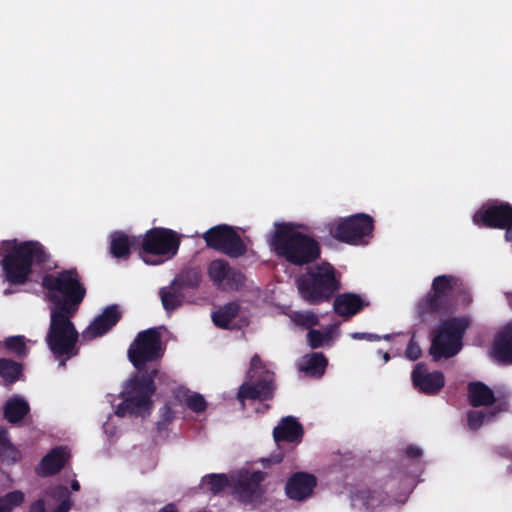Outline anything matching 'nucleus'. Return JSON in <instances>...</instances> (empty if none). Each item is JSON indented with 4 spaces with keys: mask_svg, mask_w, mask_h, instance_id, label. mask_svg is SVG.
Here are the masks:
<instances>
[{
    "mask_svg": "<svg viewBox=\"0 0 512 512\" xmlns=\"http://www.w3.org/2000/svg\"><path fill=\"white\" fill-rule=\"evenodd\" d=\"M270 244L279 258L293 266H308L321 257L320 243L314 237L295 230L291 223L277 225Z\"/></svg>",
    "mask_w": 512,
    "mask_h": 512,
    "instance_id": "1",
    "label": "nucleus"
},
{
    "mask_svg": "<svg viewBox=\"0 0 512 512\" xmlns=\"http://www.w3.org/2000/svg\"><path fill=\"white\" fill-rule=\"evenodd\" d=\"M42 287L54 309L77 312L87 290L76 267L43 275Z\"/></svg>",
    "mask_w": 512,
    "mask_h": 512,
    "instance_id": "2",
    "label": "nucleus"
},
{
    "mask_svg": "<svg viewBox=\"0 0 512 512\" xmlns=\"http://www.w3.org/2000/svg\"><path fill=\"white\" fill-rule=\"evenodd\" d=\"M158 369L153 368L143 373H136L127 383L120 397L123 401L118 404L115 414L118 417L127 415L144 417L151 413L153 408L152 396L156 391L155 378Z\"/></svg>",
    "mask_w": 512,
    "mask_h": 512,
    "instance_id": "3",
    "label": "nucleus"
},
{
    "mask_svg": "<svg viewBox=\"0 0 512 512\" xmlns=\"http://www.w3.org/2000/svg\"><path fill=\"white\" fill-rule=\"evenodd\" d=\"M50 254L37 241H26L12 249L2 260L6 280L12 285H22L32 273V265L50 268Z\"/></svg>",
    "mask_w": 512,
    "mask_h": 512,
    "instance_id": "4",
    "label": "nucleus"
},
{
    "mask_svg": "<svg viewBox=\"0 0 512 512\" xmlns=\"http://www.w3.org/2000/svg\"><path fill=\"white\" fill-rule=\"evenodd\" d=\"M296 285L302 299L310 305L330 301L341 287L334 266L326 261L308 267L296 278Z\"/></svg>",
    "mask_w": 512,
    "mask_h": 512,
    "instance_id": "5",
    "label": "nucleus"
},
{
    "mask_svg": "<svg viewBox=\"0 0 512 512\" xmlns=\"http://www.w3.org/2000/svg\"><path fill=\"white\" fill-rule=\"evenodd\" d=\"M77 312H63L61 309H51L50 325L46 335V343L56 359H62L61 365H65V360H69L78 355L79 349L77 342L79 333L75 328L71 318Z\"/></svg>",
    "mask_w": 512,
    "mask_h": 512,
    "instance_id": "6",
    "label": "nucleus"
},
{
    "mask_svg": "<svg viewBox=\"0 0 512 512\" xmlns=\"http://www.w3.org/2000/svg\"><path fill=\"white\" fill-rule=\"evenodd\" d=\"M470 325L467 317H452L440 323L434 329L429 354L434 361L448 359L460 352L463 337Z\"/></svg>",
    "mask_w": 512,
    "mask_h": 512,
    "instance_id": "7",
    "label": "nucleus"
},
{
    "mask_svg": "<svg viewBox=\"0 0 512 512\" xmlns=\"http://www.w3.org/2000/svg\"><path fill=\"white\" fill-rule=\"evenodd\" d=\"M180 243V237L174 230L154 227L143 235L139 254L145 263L158 265L172 259L178 253Z\"/></svg>",
    "mask_w": 512,
    "mask_h": 512,
    "instance_id": "8",
    "label": "nucleus"
},
{
    "mask_svg": "<svg viewBox=\"0 0 512 512\" xmlns=\"http://www.w3.org/2000/svg\"><path fill=\"white\" fill-rule=\"evenodd\" d=\"M374 230V219L366 213L339 218L329 224V233L339 242L349 245L367 244Z\"/></svg>",
    "mask_w": 512,
    "mask_h": 512,
    "instance_id": "9",
    "label": "nucleus"
},
{
    "mask_svg": "<svg viewBox=\"0 0 512 512\" xmlns=\"http://www.w3.org/2000/svg\"><path fill=\"white\" fill-rule=\"evenodd\" d=\"M161 334L156 328H149L137 334L130 344L127 355L132 365L143 373L149 362L157 361L162 357Z\"/></svg>",
    "mask_w": 512,
    "mask_h": 512,
    "instance_id": "10",
    "label": "nucleus"
},
{
    "mask_svg": "<svg viewBox=\"0 0 512 512\" xmlns=\"http://www.w3.org/2000/svg\"><path fill=\"white\" fill-rule=\"evenodd\" d=\"M207 247L219 251L231 258L246 254L247 247L241 236L231 226L222 224L208 229L203 234Z\"/></svg>",
    "mask_w": 512,
    "mask_h": 512,
    "instance_id": "11",
    "label": "nucleus"
},
{
    "mask_svg": "<svg viewBox=\"0 0 512 512\" xmlns=\"http://www.w3.org/2000/svg\"><path fill=\"white\" fill-rule=\"evenodd\" d=\"M207 274L214 286L222 291H239L245 285L244 273L230 266L224 259L212 260L208 265Z\"/></svg>",
    "mask_w": 512,
    "mask_h": 512,
    "instance_id": "12",
    "label": "nucleus"
},
{
    "mask_svg": "<svg viewBox=\"0 0 512 512\" xmlns=\"http://www.w3.org/2000/svg\"><path fill=\"white\" fill-rule=\"evenodd\" d=\"M274 373L265 370L263 375L256 376L252 381L241 384L237 393V400L245 406V400L267 401L274 397L275 392Z\"/></svg>",
    "mask_w": 512,
    "mask_h": 512,
    "instance_id": "13",
    "label": "nucleus"
},
{
    "mask_svg": "<svg viewBox=\"0 0 512 512\" xmlns=\"http://www.w3.org/2000/svg\"><path fill=\"white\" fill-rule=\"evenodd\" d=\"M474 224L504 229L512 226V205L507 202L485 204L473 216Z\"/></svg>",
    "mask_w": 512,
    "mask_h": 512,
    "instance_id": "14",
    "label": "nucleus"
},
{
    "mask_svg": "<svg viewBox=\"0 0 512 512\" xmlns=\"http://www.w3.org/2000/svg\"><path fill=\"white\" fill-rule=\"evenodd\" d=\"M265 478L266 473L260 470L240 475L233 486V494L243 504L260 502L266 491L262 485Z\"/></svg>",
    "mask_w": 512,
    "mask_h": 512,
    "instance_id": "15",
    "label": "nucleus"
},
{
    "mask_svg": "<svg viewBox=\"0 0 512 512\" xmlns=\"http://www.w3.org/2000/svg\"><path fill=\"white\" fill-rule=\"evenodd\" d=\"M411 378L414 387L426 395H436L445 386L444 374L438 370L428 372L424 363L416 364Z\"/></svg>",
    "mask_w": 512,
    "mask_h": 512,
    "instance_id": "16",
    "label": "nucleus"
},
{
    "mask_svg": "<svg viewBox=\"0 0 512 512\" xmlns=\"http://www.w3.org/2000/svg\"><path fill=\"white\" fill-rule=\"evenodd\" d=\"M122 318V311L117 304L105 307L83 331L82 336L85 340H93L109 332Z\"/></svg>",
    "mask_w": 512,
    "mask_h": 512,
    "instance_id": "17",
    "label": "nucleus"
},
{
    "mask_svg": "<svg viewBox=\"0 0 512 512\" xmlns=\"http://www.w3.org/2000/svg\"><path fill=\"white\" fill-rule=\"evenodd\" d=\"M316 477L305 472L293 474L285 486L286 495L296 501H303L310 497L316 487Z\"/></svg>",
    "mask_w": 512,
    "mask_h": 512,
    "instance_id": "18",
    "label": "nucleus"
},
{
    "mask_svg": "<svg viewBox=\"0 0 512 512\" xmlns=\"http://www.w3.org/2000/svg\"><path fill=\"white\" fill-rule=\"evenodd\" d=\"M492 355L501 364H512V320L496 334L492 344Z\"/></svg>",
    "mask_w": 512,
    "mask_h": 512,
    "instance_id": "19",
    "label": "nucleus"
},
{
    "mask_svg": "<svg viewBox=\"0 0 512 512\" xmlns=\"http://www.w3.org/2000/svg\"><path fill=\"white\" fill-rule=\"evenodd\" d=\"M369 304L370 303L360 295L346 292L335 297L333 309L337 315L349 319L360 313L365 307H368Z\"/></svg>",
    "mask_w": 512,
    "mask_h": 512,
    "instance_id": "20",
    "label": "nucleus"
},
{
    "mask_svg": "<svg viewBox=\"0 0 512 512\" xmlns=\"http://www.w3.org/2000/svg\"><path fill=\"white\" fill-rule=\"evenodd\" d=\"M304 435L302 424L293 416H286L280 420L273 429V438L276 443H299Z\"/></svg>",
    "mask_w": 512,
    "mask_h": 512,
    "instance_id": "21",
    "label": "nucleus"
},
{
    "mask_svg": "<svg viewBox=\"0 0 512 512\" xmlns=\"http://www.w3.org/2000/svg\"><path fill=\"white\" fill-rule=\"evenodd\" d=\"M69 453L65 447L53 448L40 462V468L44 476H52L59 473L65 466Z\"/></svg>",
    "mask_w": 512,
    "mask_h": 512,
    "instance_id": "22",
    "label": "nucleus"
},
{
    "mask_svg": "<svg viewBox=\"0 0 512 512\" xmlns=\"http://www.w3.org/2000/svg\"><path fill=\"white\" fill-rule=\"evenodd\" d=\"M468 400L472 407L493 405L496 401L493 390L481 381L470 382L467 386Z\"/></svg>",
    "mask_w": 512,
    "mask_h": 512,
    "instance_id": "23",
    "label": "nucleus"
},
{
    "mask_svg": "<svg viewBox=\"0 0 512 512\" xmlns=\"http://www.w3.org/2000/svg\"><path fill=\"white\" fill-rule=\"evenodd\" d=\"M450 304L441 296L430 290L427 295L421 298L416 306L417 314L420 318L427 315L438 314L446 311Z\"/></svg>",
    "mask_w": 512,
    "mask_h": 512,
    "instance_id": "24",
    "label": "nucleus"
},
{
    "mask_svg": "<svg viewBox=\"0 0 512 512\" xmlns=\"http://www.w3.org/2000/svg\"><path fill=\"white\" fill-rule=\"evenodd\" d=\"M140 247L139 240L132 236H128L121 231L114 232L111 235L110 253L115 258H128L131 248Z\"/></svg>",
    "mask_w": 512,
    "mask_h": 512,
    "instance_id": "25",
    "label": "nucleus"
},
{
    "mask_svg": "<svg viewBox=\"0 0 512 512\" xmlns=\"http://www.w3.org/2000/svg\"><path fill=\"white\" fill-rule=\"evenodd\" d=\"M29 412V403L20 396L9 398L3 407V416L10 424L21 422Z\"/></svg>",
    "mask_w": 512,
    "mask_h": 512,
    "instance_id": "26",
    "label": "nucleus"
},
{
    "mask_svg": "<svg viewBox=\"0 0 512 512\" xmlns=\"http://www.w3.org/2000/svg\"><path fill=\"white\" fill-rule=\"evenodd\" d=\"M328 360L321 352H314L303 357L300 370L305 374L320 378L324 375Z\"/></svg>",
    "mask_w": 512,
    "mask_h": 512,
    "instance_id": "27",
    "label": "nucleus"
},
{
    "mask_svg": "<svg viewBox=\"0 0 512 512\" xmlns=\"http://www.w3.org/2000/svg\"><path fill=\"white\" fill-rule=\"evenodd\" d=\"M23 364L12 359L0 358V378L4 386H11L23 376Z\"/></svg>",
    "mask_w": 512,
    "mask_h": 512,
    "instance_id": "28",
    "label": "nucleus"
},
{
    "mask_svg": "<svg viewBox=\"0 0 512 512\" xmlns=\"http://www.w3.org/2000/svg\"><path fill=\"white\" fill-rule=\"evenodd\" d=\"M202 281V273L197 267H188L180 271L172 285L179 289H196Z\"/></svg>",
    "mask_w": 512,
    "mask_h": 512,
    "instance_id": "29",
    "label": "nucleus"
},
{
    "mask_svg": "<svg viewBox=\"0 0 512 512\" xmlns=\"http://www.w3.org/2000/svg\"><path fill=\"white\" fill-rule=\"evenodd\" d=\"M240 305L237 302H229L212 313V320L215 326L222 329H229L231 322L238 316Z\"/></svg>",
    "mask_w": 512,
    "mask_h": 512,
    "instance_id": "30",
    "label": "nucleus"
},
{
    "mask_svg": "<svg viewBox=\"0 0 512 512\" xmlns=\"http://www.w3.org/2000/svg\"><path fill=\"white\" fill-rule=\"evenodd\" d=\"M455 280L452 275H439L433 279L431 290L451 305Z\"/></svg>",
    "mask_w": 512,
    "mask_h": 512,
    "instance_id": "31",
    "label": "nucleus"
},
{
    "mask_svg": "<svg viewBox=\"0 0 512 512\" xmlns=\"http://www.w3.org/2000/svg\"><path fill=\"white\" fill-rule=\"evenodd\" d=\"M455 280L452 275H439L433 279L431 290L451 305Z\"/></svg>",
    "mask_w": 512,
    "mask_h": 512,
    "instance_id": "32",
    "label": "nucleus"
},
{
    "mask_svg": "<svg viewBox=\"0 0 512 512\" xmlns=\"http://www.w3.org/2000/svg\"><path fill=\"white\" fill-rule=\"evenodd\" d=\"M356 498L361 500L367 509H373L386 500V494L375 489H363L356 493Z\"/></svg>",
    "mask_w": 512,
    "mask_h": 512,
    "instance_id": "33",
    "label": "nucleus"
},
{
    "mask_svg": "<svg viewBox=\"0 0 512 512\" xmlns=\"http://www.w3.org/2000/svg\"><path fill=\"white\" fill-rule=\"evenodd\" d=\"M159 294L163 308L167 312H172L182 305L183 295L180 292L170 291L168 288H161Z\"/></svg>",
    "mask_w": 512,
    "mask_h": 512,
    "instance_id": "34",
    "label": "nucleus"
},
{
    "mask_svg": "<svg viewBox=\"0 0 512 512\" xmlns=\"http://www.w3.org/2000/svg\"><path fill=\"white\" fill-rule=\"evenodd\" d=\"M4 347L7 351L15 354L18 357H26L29 353V348L26 345L25 337L21 335L10 336L5 339Z\"/></svg>",
    "mask_w": 512,
    "mask_h": 512,
    "instance_id": "35",
    "label": "nucleus"
},
{
    "mask_svg": "<svg viewBox=\"0 0 512 512\" xmlns=\"http://www.w3.org/2000/svg\"><path fill=\"white\" fill-rule=\"evenodd\" d=\"M202 482L210 486L209 490L214 495L223 492L229 486V479L225 474H208L203 477Z\"/></svg>",
    "mask_w": 512,
    "mask_h": 512,
    "instance_id": "36",
    "label": "nucleus"
},
{
    "mask_svg": "<svg viewBox=\"0 0 512 512\" xmlns=\"http://www.w3.org/2000/svg\"><path fill=\"white\" fill-rule=\"evenodd\" d=\"M292 321L300 327L312 329L319 324L318 316L312 311L294 312L291 316Z\"/></svg>",
    "mask_w": 512,
    "mask_h": 512,
    "instance_id": "37",
    "label": "nucleus"
},
{
    "mask_svg": "<svg viewBox=\"0 0 512 512\" xmlns=\"http://www.w3.org/2000/svg\"><path fill=\"white\" fill-rule=\"evenodd\" d=\"M496 416L494 411H469L467 414V423L471 430H478L486 418L493 419Z\"/></svg>",
    "mask_w": 512,
    "mask_h": 512,
    "instance_id": "38",
    "label": "nucleus"
},
{
    "mask_svg": "<svg viewBox=\"0 0 512 512\" xmlns=\"http://www.w3.org/2000/svg\"><path fill=\"white\" fill-rule=\"evenodd\" d=\"M173 419L174 411L169 405L165 404L159 409V420L156 422L157 431L160 433L165 431Z\"/></svg>",
    "mask_w": 512,
    "mask_h": 512,
    "instance_id": "39",
    "label": "nucleus"
},
{
    "mask_svg": "<svg viewBox=\"0 0 512 512\" xmlns=\"http://www.w3.org/2000/svg\"><path fill=\"white\" fill-rule=\"evenodd\" d=\"M0 501L2 504H5V506L9 508V512H11L14 507L20 506L23 503L24 493L20 490L11 491L0 497Z\"/></svg>",
    "mask_w": 512,
    "mask_h": 512,
    "instance_id": "40",
    "label": "nucleus"
},
{
    "mask_svg": "<svg viewBox=\"0 0 512 512\" xmlns=\"http://www.w3.org/2000/svg\"><path fill=\"white\" fill-rule=\"evenodd\" d=\"M186 405L191 411L195 413H202L207 408V402L205 398L199 393H193L189 395L186 399Z\"/></svg>",
    "mask_w": 512,
    "mask_h": 512,
    "instance_id": "41",
    "label": "nucleus"
},
{
    "mask_svg": "<svg viewBox=\"0 0 512 512\" xmlns=\"http://www.w3.org/2000/svg\"><path fill=\"white\" fill-rule=\"evenodd\" d=\"M267 370L258 354L253 355L250 360V368L247 372V379L252 381L256 376L263 375V371Z\"/></svg>",
    "mask_w": 512,
    "mask_h": 512,
    "instance_id": "42",
    "label": "nucleus"
},
{
    "mask_svg": "<svg viewBox=\"0 0 512 512\" xmlns=\"http://www.w3.org/2000/svg\"><path fill=\"white\" fill-rule=\"evenodd\" d=\"M329 339L328 333H322L320 330L310 329L307 334L308 344L312 349L323 346L324 341Z\"/></svg>",
    "mask_w": 512,
    "mask_h": 512,
    "instance_id": "43",
    "label": "nucleus"
},
{
    "mask_svg": "<svg viewBox=\"0 0 512 512\" xmlns=\"http://www.w3.org/2000/svg\"><path fill=\"white\" fill-rule=\"evenodd\" d=\"M405 356L412 361L417 360L421 356V348L415 341L414 337L410 339L405 350Z\"/></svg>",
    "mask_w": 512,
    "mask_h": 512,
    "instance_id": "44",
    "label": "nucleus"
},
{
    "mask_svg": "<svg viewBox=\"0 0 512 512\" xmlns=\"http://www.w3.org/2000/svg\"><path fill=\"white\" fill-rule=\"evenodd\" d=\"M351 337L355 340H367V341H379L381 339L390 340L391 335L387 334L380 336L374 333L355 332L351 334Z\"/></svg>",
    "mask_w": 512,
    "mask_h": 512,
    "instance_id": "45",
    "label": "nucleus"
},
{
    "mask_svg": "<svg viewBox=\"0 0 512 512\" xmlns=\"http://www.w3.org/2000/svg\"><path fill=\"white\" fill-rule=\"evenodd\" d=\"M0 457L4 460H9L11 462H17L21 459L20 451L12 444L8 449H5L4 452L0 453Z\"/></svg>",
    "mask_w": 512,
    "mask_h": 512,
    "instance_id": "46",
    "label": "nucleus"
},
{
    "mask_svg": "<svg viewBox=\"0 0 512 512\" xmlns=\"http://www.w3.org/2000/svg\"><path fill=\"white\" fill-rule=\"evenodd\" d=\"M422 449L415 445H408L405 449V455L410 459H417L422 456Z\"/></svg>",
    "mask_w": 512,
    "mask_h": 512,
    "instance_id": "47",
    "label": "nucleus"
},
{
    "mask_svg": "<svg viewBox=\"0 0 512 512\" xmlns=\"http://www.w3.org/2000/svg\"><path fill=\"white\" fill-rule=\"evenodd\" d=\"M13 443L10 441L8 432L6 430L0 431V453L8 449Z\"/></svg>",
    "mask_w": 512,
    "mask_h": 512,
    "instance_id": "48",
    "label": "nucleus"
},
{
    "mask_svg": "<svg viewBox=\"0 0 512 512\" xmlns=\"http://www.w3.org/2000/svg\"><path fill=\"white\" fill-rule=\"evenodd\" d=\"M30 512H45V502L42 499H38L33 502L30 506Z\"/></svg>",
    "mask_w": 512,
    "mask_h": 512,
    "instance_id": "49",
    "label": "nucleus"
},
{
    "mask_svg": "<svg viewBox=\"0 0 512 512\" xmlns=\"http://www.w3.org/2000/svg\"><path fill=\"white\" fill-rule=\"evenodd\" d=\"M158 512H179L174 504H167L163 508H161Z\"/></svg>",
    "mask_w": 512,
    "mask_h": 512,
    "instance_id": "50",
    "label": "nucleus"
},
{
    "mask_svg": "<svg viewBox=\"0 0 512 512\" xmlns=\"http://www.w3.org/2000/svg\"><path fill=\"white\" fill-rule=\"evenodd\" d=\"M504 230H505V239L507 241H512V226L504 227Z\"/></svg>",
    "mask_w": 512,
    "mask_h": 512,
    "instance_id": "51",
    "label": "nucleus"
},
{
    "mask_svg": "<svg viewBox=\"0 0 512 512\" xmlns=\"http://www.w3.org/2000/svg\"><path fill=\"white\" fill-rule=\"evenodd\" d=\"M0 512H9V508L0 501Z\"/></svg>",
    "mask_w": 512,
    "mask_h": 512,
    "instance_id": "52",
    "label": "nucleus"
},
{
    "mask_svg": "<svg viewBox=\"0 0 512 512\" xmlns=\"http://www.w3.org/2000/svg\"><path fill=\"white\" fill-rule=\"evenodd\" d=\"M383 359H384L385 362H388L389 359H390L389 353H387V352L383 353Z\"/></svg>",
    "mask_w": 512,
    "mask_h": 512,
    "instance_id": "53",
    "label": "nucleus"
},
{
    "mask_svg": "<svg viewBox=\"0 0 512 512\" xmlns=\"http://www.w3.org/2000/svg\"><path fill=\"white\" fill-rule=\"evenodd\" d=\"M71 486H72L73 490H78L79 489V483L78 482H73Z\"/></svg>",
    "mask_w": 512,
    "mask_h": 512,
    "instance_id": "54",
    "label": "nucleus"
}]
</instances>
